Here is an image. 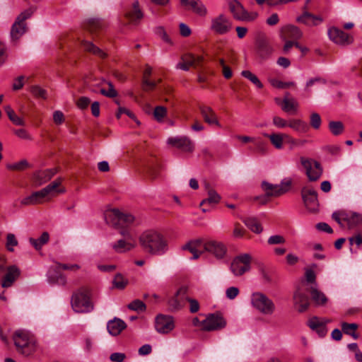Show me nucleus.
<instances>
[{"instance_id": "f257e3e1", "label": "nucleus", "mask_w": 362, "mask_h": 362, "mask_svg": "<svg viewBox=\"0 0 362 362\" xmlns=\"http://www.w3.org/2000/svg\"><path fill=\"white\" fill-rule=\"evenodd\" d=\"M139 241L142 250L151 255H163L169 249L168 240L157 230H148L143 232Z\"/></svg>"}, {"instance_id": "f03ea898", "label": "nucleus", "mask_w": 362, "mask_h": 362, "mask_svg": "<svg viewBox=\"0 0 362 362\" xmlns=\"http://www.w3.org/2000/svg\"><path fill=\"white\" fill-rule=\"evenodd\" d=\"M291 185L292 180L288 177L284 179L279 185H273L263 181L261 187L265 194L253 197L252 202L257 205H265L269 202L270 197H280L288 192Z\"/></svg>"}, {"instance_id": "7ed1b4c3", "label": "nucleus", "mask_w": 362, "mask_h": 362, "mask_svg": "<svg viewBox=\"0 0 362 362\" xmlns=\"http://www.w3.org/2000/svg\"><path fill=\"white\" fill-rule=\"evenodd\" d=\"M13 339L18 352L24 356L32 354L36 349L35 339L24 330H17Z\"/></svg>"}, {"instance_id": "20e7f679", "label": "nucleus", "mask_w": 362, "mask_h": 362, "mask_svg": "<svg viewBox=\"0 0 362 362\" xmlns=\"http://www.w3.org/2000/svg\"><path fill=\"white\" fill-rule=\"evenodd\" d=\"M106 223L115 228H127L134 221V216L129 214H124L117 209L106 210L104 213Z\"/></svg>"}, {"instance_id": "39448f33", "label": "nucleus", "mask_w": 362, "mask_h": 362, "mask_svg": "<svg viewBox=\"0 0 362 362\" xmlns=\"http://www.w3.org/2000/svg\"><path fill=\"white\" fill-rule=\"evenodd\" d=\"M71 304L76 313H88L93 310L88 291L85 288H79L73 293Z\"/></svg>"}, {"instance_id": "423d86ee", "label": "nucleus", "mask_w": 362, "mask_h": 362, "mask_svg": "<svg viewBox=\"0 0 362 362\" xmlns=\"http://www.w3.org/2000/svg\"><path fill=\"white\" fill-rule=\"evenodd\" d=\"M35 8L30 7L22 11L16 18L11 30V37L13 40H18L27 30L25 21L30 18L35 12Z\"/></svg>"}, {"instance_id": "0eeeda50", "label": "nucleus", "mask_w": 362, "mask_h": 362, "mask_svg": "<svg viewBox=\"0 0 362 362\" xmlns=\"http://www.w3.org/2000/svg\"><path fill=\"white\" fill-rule=\"evenodd\" d=\"M251 302L252 306L264 315H272L275 311L274 302L264 293H254Z\"/></svg>"}, {"instance_id": "6e6552de", "label": "nucleus", "mask_w": 362, "mask_h": 362, "mask_svg": "<svg viewBox=\"0 0 362 362\" xmlns=\"http://www.w3.org/2000/svg\"><path fill=\"white\" fill-rule=\"evenodd\" d=\"M120 234L123 238L118 240L112 244V247L117 253H124L128 252L136 246V240L132 231L127 228L120 230Z\"/></svg>"}, {"instance_id": "1a4fd4ad", "label": "nucleus", "mask_w": 362, "mask_h": 362, "mask_svg": "<svg viewBox=\"0 0 362 362\" xmlns=\"http://www.w3.org/2000/svg\"><path fill=\"white\" fill-rule=\"evenodd\" d=\"M203 249L204 252L213 255L218 260L225 259L228 254L227 246L223 242L216 240L205 242L203 245Z\"/></svg>"}, {"instance_id": "9d476101", "label": "nucleus", "mask_w": 362, "mask_h": 362, "mask_svg": "<svg viewBox=\"0 0 362 362\" xmlns=\"http://www.w3.org/2000/svg\"><path fill=\"white\" fill-rule=\"evenodd\" d=\"M226 326V321L220 313L209 314L202 321V329L204 331L219 330Z\"/></svg>"}, {"instance_id": "9b49d317", "label": "nucleus", "mask_w": 362, "mask_h": 362, "mask_svg": "<svg viewBox=\"0 0 362 362\" xmlns=\"http://www.w3.org/2000/svg\"><path fill=\"white\" fill-rule=\"evenodd\" d=\"M300 163L305 170V173L310 181H317L321 177L322 168L319 162L310 158L301 157Z\"/></svg>"}, {"instance_id": "f8f14e48", "label": "nucleus", "mask_w": 362, "mask_h": 362, "mask_svg": "<svg viewBox=\"0 0 362 362\" xmlns=\"http://www.w3.org/2000/svg\"><path fill=\"white\" fill-rule=\"evenodd\" d=\"M301 196L305 206L309 211L316 212L318 211L317 193L315 189L304 187L301 189Z\"/></svg>"}, {"instance_id": "ddd939ff", "label": "nucleus", "mask_w": 362, "mask_h": 362, "mask_svg": "<svg viewBox=\"0 0 362 362\" xmlns=\"http://www.w3.org/2000/svg\"><path fill=\"white\" fill-rule=\"evenodd\" d=\"M230 20L224 14H220L211 21V29L216 33L224 35L232 29Z\"/></svg>"}, {"instance_id": "4468645a", "label": "nucleus", "mask_w": 362, "mask_h": 362, "mask_svg": "<svg viewBox=\"0 0 362 362\" xmlns=\"http://www.w3.org/2000/svg\"><path fill=\"white\" fill-rule=\"evenodd\" d=\"M255 51L257 55L262 59L268 58L273 52V49L264 33H259L256 37Z\"/></svg>"}, {"instance_id": "2eb2a0df", "label": "nucleus", "mask_w": 362, "mask_h": 362, "mask_svg": "<svg viewBox=\"0 0 362 362\" xmlns=\"http://www.w3.org/2000/svg\"><path fill=\"white\" fill-rule=\"evenodd\" d=\"M187 300V288L182 287L168 300L169 308L171 311L181 310Z\"/></svg>"}, {"instance_id": "dca6fc26", "label": "nucleus", "mask_w": 362, "mask_h": 362, "mask_svg": "<svg viewBox=\"0 0 362 362\" xmlns=\"http://www.w3.org/2000/svg\"><path fill=\"white\" fill-rule=\"evenodd\" d=\"M168 144L181 150L183 152L192 153L194 149L193 141L187 136L170 137Z\"/></svg>"}, {"instance_id": "f3484780", "label": "nucleus", "mask_w": 362, "mask_h": 362, "mask_svg": "<svg viewBox=\"0 0 362 362\" xmlns=\"http://www.w3.org/2000/svg\"><path fill=\"white\" fill-rule=\"evenodd\" d=\"M173 317L170 315H158L156 318L155 327L158 332L167 334L174 328Z\"/></svg>"}, {"instance_id": "a211bd4d", "label": "nucleus", "mask_w": 362, "mask_h": 362, "mask_svg": "<svg viewBox=\"0 0 362 362\" xmlns=\"http://www.w3.org/2000/svg\"><path fill=\"white\" fill-rule=\"evenodd\" d=\"M328 35L332 41L339 45H349L353 42V37L343 30L333 27L329 29Z\"/></svg>"}, {"instance_id": "6ab92c4d", "label": "nucleus", "mask_w": 362, "mask_h": 362, "mask_svg": "<svg viewBox=\"0 0 362 362\" xmlns=\"http://www.w3.org/2000/svg\"><path fill=\"white\" fill-rule=\"evenodd\" d=\"M249 264V255L245 254L235 257L231 264L230 270L235 276H240L244 274Z\"/></svg>"}, {"instance_id": "aec40b11", "label": "nucleus", "mask_w": 362, "mask_h": 362, "mask_svg": "<svg viewBox=\"0 0 362 362\" xmlns=\"http://www.w3.org/2000/svg\"><path fill=\"white\" fill-rule=\"evenodd\" d=\"M21 271L16 265L8 267L6 270V274L2 278L1 286L3 288H9L19 277Z\"/></svg>"}, {"instance_id": "412c9836", "label": "nucleus", "mask_w": 362, "mask_h": 362, "mask_svg": "<svg viewBox=\"0 0 362 362\" xmlns=\"http://www.w3.org/2000/svg\"><path fill=\"white\" fill-rule=\"evenodd\" d=\"M202 61V57L200 56L195 57L191 54H185L182 56L181 62L177 64L176 68L188 71L190 66L199 65Z\"/></svg>"}, {"instance_id": "4be33fe9", "label": "nucleus", "mask_w": 362, "mask_h": 362, "mask_svg": "<svg viewBox=\"0 0 362 362\" xmlns=\"http://www.w3.org/2000/svg\"><path fill=\"white\" fill-rule=\"evenodd\" d=\"M204 189L207 192L208 197L202 201L200 203L201 206H204L206 204H216L219 202L221 196L211 187L209 183L206 182L204 184ZM202 211L206 212L209 211V209L203 207Z\"/></svg>"}, {"instance_id": "5701e85b", "label": "nucleus", "mask_w": 362, "mask_h": 362, "mask_svg": "<svg viewBox=\"0 0 362 362\" xmlns=\"http://www.w3.org/2000/svg\"><path fill=\"white\" fill-rule=\"evenodd\" d=\"M293 302L297 310L300 313L305 311L310 305L308 296L300 288H298L293 293Z\"/></svg>"}, {"instance_id": "b1692460", "label": "nucleus", "mask_w": 362, "mask_h": 362, "mask_svg": "<svg viewBox=\"0 0 362 362\" xmlns=\"http://www.w3.org/2000/svg\"><path fill=\"white\" fill-rule=\"evenodd\" d=\"M272 144L277 149H281L284 144H296V141L286 134H272L268 136Z\"/></svg>"}, {"instance_id": "393cba45", "label": "nucleus", "mask_w": 362, "mask_h": 362, "mask_svg": "<svg viewBox=\"0 0 362 362\" xmlns=\"http://www.w3.org/2000/svg\"><path fill=\"white\" fill-rule=\"evenodd\" d=\"M199 110L205 122L209 125H216L217 127L221 126L216 114L211 107L206 105H201L199 106Z\"/></svg>"}, {"instance_id": "a878e982", "label": "nucleus", "mask_w": 362, "mask_h": 362, "mask_svg": "<svg viewBox=\"0 0 362 362\" xmlns=\"http://www.w3.org/2000/svg\"><path fill=\"white\" fill-rule=\"evenodd\" d=\"M204 243L201 240H195L189 241L182 247L183 250H189L192 255V259H198L204 252L203 248Z\"/></svg>"}, {"instance_id": "bb28decb", "label": "nucleus", "mask_w": 362, "mask_h": 362, "mask_svg": "<svg viewBox=\"0 0 362 362\" xmlns=\"http://www.w3.org/2000/svg\"><path fill=\"white\" fill-rule=\"evenodd\" d=\"M47 196L46 191L42 189L40 191L32 193L21 201V204L23 206L35 205L42 202V200Z\"/></svg>"}, {"instance_id": "cd10ccee", "label": "nucleus", "mask_w": 362, "mask_h": 362, "mask_svg": "<svg viewBox=\"0 0 362 362\" xmlns=\"http://www.w3.org/2000/svg\"><path fill=\"white\" fill-rule=\"evenodd\" d=\"M296 21L308 26H316L322 22V18L305 11L301 16L297 18Z\"/></svg>"}, {"instance_id": "c85d7f7f", "label": "nucleus", "mask_w": 362, "mask_h": 362, "mask_svg": "<svg viewBox=\"0 0 362 362\" xmlns=\"http://www.w3.org/2000/svg\"><path fill=\"white\" fill-rule=\"evenodd\" d=\"M56 168L46 169L39 170L35 173L34 180L37 185H41L52 179V177L57 173Z\"/></svg>"}, {"instance_id": "c756f323", "label": "nucleus", "mask_w": 362, "mask_h": 362, "mask_svg": "<svg viewBox=\"0 0 362 362\" xmlns=\"http://www.w3.org/2000/svg\"><path fill=\"white\" fill-rule=\"evenodd\" d=\"M309 327L315 331L320 337H325L327 333L326 322H322L320 318L313 317L308 321Z\"/></svg>"}, {"instance_id": "7c9ffc66", "label": "nucleus", "mask_w": 362, "mask_h": 362, "mask_svg": "<svg viewBox=\"0 0 362 362\" xmlns=\"http://www.w3.org/2000/svg\"><path fill=\"white\" fill-rule=\"evenodd\" d=\"M228 6L235 18L238 20H245L247 18V13L239 1L236 0L230 1Z\"/></svg>"}, {"instance_id": "2f4dec72", "label": "nucleus", "mask_w": 362, "mask_h": 362, "mask_svg": "<svg viewBox=\"0 0 362 362\" xmlns=\"http://www.w3.org/2000/svg\"><path fill=\"white\" fill-rule=\"evenodd\" d=\"M289 93H286L281 102V109L288 113L296 114L298 112L299 104L293 98H288Z\"/></svg>"}, {"instance_id": "473e14b6", "label": "nucleus", "mask_w": 362, "mask_h": 362, "mask_svg": "<svg viewBox=\"0 0 362 362\" xmlns=\"http://www.w3.org/2000/svg\"><path fill=\"white\" fill-rule=\"evenodd\" d=\"M342 220L347 223L349 228H353L362 223V215L356 212L343 211Z\"/></svg>"}, {"instance_id": "72a5a7b5", "label": "nucleus", "mask_w": 362, "mask_h": 362, "mask_svg": "<svg viewBox=\"0 0 362 362\" xmlns=\"http://www.w3.org/2000/svg\"><path fill=\"white\" fill-rule=\"evenodd\" d=\"M126 327L125 322L119 319L115 318L110 320L107 325V329L108 332L112 336H117L121 333V332Z\"/></svg>"}, {"instance_id": "f704fd0d", "label": "nucleus", "mask_w": 362, "mask_h": 362, "mask_svg": "<svg viewBox=\"0 0 362 362\" xmlns=\"http://www.w3.org/2000/svg\"><path fill=\"white\" fill-rule=\"evenodd\" d=\"M281 32L284 38L298 40L303 35L301 30L298 27L292 25H288L284 27L281 29Z\"/></svg>"}, {"instance_id": "c9c22d12", "label": "nucleus", "mask_w": 362, "mask_h": 362, "mask_svg": "<svg viewBox=\"0 0 362 362\" xmlns=\"http://www.w3.org/2000/svg\"><path fill=\"white\" fill-rule=\"evenodd\" d=\"M126 16L134 23H136L138 21L143 18V13L139 7L138 1L133 4L132 9L126 13Z\"/></svg>"}, {"instance_id": "e433bc0d", "label": "nucleus", "mask_w": 362, "mask_h": 362, "mask_svg": "<svg viewBox=\"0 0 362 362\" xmlns=\"http://www.w3.org/2000/svg\"><path fill=\"white\" fill-rule=\"evenodd\" d=\"M288 127L300 133H305L309 129V127L305 122L298 119H290Z\"/></svg>"}, {"instance_id": "4c0bfd02", "label": "nucleus", "mask_w": 362, "mask_h": 362, "mask_svg": "<svg viewBox=\"0 0 362 362\" xmlns=\"http://www.w3.org/2000/svg\"><path fill=\"white\" fill-rule=\"evenodd\" d=\"M310 292L313 301L317 305H324L327 302V298L322 292L318 291L315 287L311 286Z\"/></svg>"}, {"instance_id": "58836bf2", "label": "nucleus", "mask_w": 362, "mask_h": 362, "mask_svg": "<svg viewBox=\"0 0 362 362\" xmlns=\"http://www.w3.org/2000/svg\"><path fill=\"white\" fill-rule=\"evenodd\" d=\"M82 46L86 51L89 52L96 56H98L100 58L106 57V54L102 49L96 47L90 42L83 40L82 42Z\"/></svg>"}, {"instance_id": "ea45409f", "label": "nucleus", "mask_w": 362, "mask_h": 362, "mask_svg": "<svg viewBox=\"0 0 362 362\" xmlns=\"http://www.w3.org/2000/svg\"><path fill=\"white\" fill-rule=\"evenodd\" d=\"M49 240V233L47 232H43L39 238L35 239L30 238L29 242L37 250H40L45 244L48 243Z\"/></svg>"}, {"instance_id": "a19ab883", "label": "nucleus", "mask_w": 362, "mask_h": 362, "mask_svg": "<svg viewBox=\"0 0 362 362\" xmlns=\"http://www.w3.org/2000/svg\"><path fill=\"white\" fill-rule=\"evenodd\" d=\"M358 326L356 323H341L342 332L345 334L351 336L354 339H357L359 337L358 334L356 333V329H358Z\"/></svg>"}, {"instance_id": "79ce46f5", "label": "nucleus", "mask_w": 362, "mask_h": 362, "mask_svg": "<svg viewBox=\"0 0 362 362\" xmlns=\"http://www.w3.org/2000/svg\"><path fill=\"white\" fill-rule=\"evenodd\" d=\"M61 179L58 178L44 187V189L46 191L47 195L54 193H64L65 192L64 188L58 189L59 186L61 185Z\"/></svg>"}, {"instance_id": "37998d69", "label": "nucleus", "mask_w": 362, "mask_h": 362, "mask_svg": "<svg viewBox=\"0 0 362 362\" xmlns=\"http://www.w3.org/2000/svg\"><path fill=\"white\" fill-rule=\"evenodd\" d=\"M103 25L104 23L100 19L90 18L88 20L86 28L90 32L93 33L102 29Z\"/></svg>"}, {"instance_id": "c03bdc74", "label": "nucleus", "mask_w": 362, "mask_h": 362, "mask_svg": "<svg viewBox=\"0 0 362 362\" xmlns=\"http://www.w3.org/2000/svg\"><path fill=\"white\" fill-rule=\"evenodd\" d=\"M55 274H52L49 272L48 274L49 282L51 284H58L60 285H65L66 283V279L65 276L62 274L58 273L57 270L55 271Z\"/></svg>"}, {"instance_id": "a18cd8bd", "label": "nucleus", "mask_w": 362, "mask_h": 362, "mask_svg": "<svg viewBox=\"0 0 362 362\" xmlns=\"http://www.w3.org/2000/svg\"><path fill=\"white\" fill-rule=\"evenodd\" d=\"M30 167V164L25 159H23L19 162H16L14 163H10L6 165L7 169L11 170H17L21 171L25 170L27 168Z\"/></svg>"}, {"instance_id": "49530a36", "label": "nucleus", "mask_w": 362, "mask_h": 362, "mask_svg": "<svg viewBox=\"0 0 362 362\" xmlns=\"http://www.w3.org/2000/svg\"><path fill=\"white\" fill-rule=\"evenodd\" d=\"M329 129L332 134L337 136L343 132L344 128L341 122L331 121L329 123Z\"/></svg>"}, {"instance_id": "de8ad7c7", "label": "nucleus", "mask_w": 362, "mask_h": 362, "mask_svg": "<svg viewBox=\"0 0 362 362\" xmlns=\"http://www.w3.org/2000/svg\"><path fill=\"white\" fill-rule=\"evenodd\" d=\"M127 307L129 309H130L132 310L137 311V312H143V311H145L146 309V306L145 303L139 299L134 300L132 302H131L127 305Z\"/></svg>"}, {"instance_id": "09e8293b", "label": "nucleus", "mask_w": 362, "mask_h": 362, "mask_svg": "<svg viewBox=\"0 0 362 362\" xmlns=\"http://www.w3.org/2000/svg\"><path fill=\"white\" fill-rule=\"evenodd\" d=\"M262 230L263 227L258 218L256 217L250 218V231L259 234Z\"/></svg>"}, {"instance_id": "8fccbe9b", "label": "nucleus", "mask_w": 362, "mask_h": 362, "mask_svg": "<svg viewBox=\"0 0 362 362\" xmlns=\"http://www.w3.org/2000/svg\"><path fill=\"white\" fill-rule=\"evenodd\" d=\"M167 110L163 106H157L153 111V116L158 122H160L166 116Z\"/></svg>"}, {"instance_id": "3c124183", "label": "nucleus", "mask_w": 362, "mask_h": 362, "mask_svg": "<svg viewBox=\"0 0 362 362\" xmlns=\"http://www.w3.org/2000/svg\"><path fill=\"white\" fill-rule=\"evenodd\" d=\"M192 9L200 16H204L207 13V10L205 6L198 0L193 5Z\"/></svg>"}, {"instance_id": "603ef678", "label": "nucleus", "mask_w": 362, "mask_h": 362, "mask_svg": "<svg viewBox=\"0 0 362 362\" xmlns=\"http://www.w3.org/2000/svg\"><path fill=\"white\" fill-rule=\"evenodd\" d=\"M115 286L123 289L127 284V280L120 274H117L113 281Z\"/></svg>"}, {"instance_id": "864d4df0", "label": "nucleus", "mask_w": 362, "mask_h": 362, "mask_svg": "<svg viewBox=\"0 0 362 362\" xmlns=\"http://www.w3.org/2000/svg\"><path fill=\"white\" fill-rule=\"evenodd\" d=\"M108 86H109V88L108 90H105V88H100V93L106 96V97H108V98H115L117 95V93L116 91V90L114 88V86L112 84V83L110 82H107Z\"/></svg>"}, {"instance_id": "5fc2aeb1", "label": "nucleus", "mask_w": 362, "mask_h": 362, "mask_svg": "<svg viewBox=\"0 0 362 362\" xmlns=\"http://www.w3.org/2000/svg\"><path fill=\"white\" fill-rule=\"evenodd\" d=\"M30 91L32 94L37 98L43 99L47 98V91L38 86H32Z\"/></svg>"}, {"instance_id": "6e6d98bb", "label": "nucleus", "mask_w": 362, "mask_h": 362, "mask_svg": "<svg viewBox=\"0 0 362 362\" xmlns=\"http://www.w3.org/2000/svg\"><path fill=\"white\" fill-rule=\"evenodd\" d=\"M18 245V240L13 233H8L6 236V247L8 250L12 252L13 251V247L16 246Z\"/></svg>"}, {"instance_id": "4d7b16f0", "label": "nucleus", "mask_w": 362, "mask_h": 362, "mask_svg": "<svg viewBox=\"0 0 362 362\" xmlns=\"http://www.w3.org/2000/svg\"><path fill=\"white\" fill-rule=\"evenodd\" d=\"M255 151L259 153L264 154L267 151V144L262 140L254 141Z\"/></svg>"}, {"instance_id": "13d9d810", "label": "nucleus", "mask_w": 362, "mask_h": 362, "mask_svg": "<svg viewBox=\"0 0 362 362\" xmlns=\"http://www.w3.org/2000/svg\"><path fill=\"white\" fill-rule=\"evenodd\" d=\"M246 230L238 223H235L234 229L233 230V236L235 238H241L245 234Z\"/></svg>"}, {"instance_id": "bf43d9fd", "label": "nucleus", "mask_w": 362, "mask_h": 362, "mask_svg": "<svg viewBox=\"0 0 362 362\" xmlns=\"http://www.w3.org/2000/svg\"><path fill=\"white\" fill-rule=\"evenodd\" d=\"M286 242L285 238L280 235H272L269 238L267 243L269 245L283 244Z\"/></svg>"}, {"instance_id": "052dcab7", "label": "nucleus", "mask_w": 362, "mask_h": 362, "mask_svg": "<svg viewBox=\"0 0 362 362\" xmlns=\"http://www.w3.org/2000/svg\"><path fill=\"white\" fill-rule=\"evenodd\" d=\"M321 124V117L317 113H313L310 115V125L314 129H319Z\"/></svg>"}, {"instance_id": "680f3d73", "label": "nucleus", "mask_w": 362, "mask_h": 362, "mask_svg": "<svg viewBox=\"0 0 362 362\" xmlns=\"http://www.w3.org/2000/svg\"><path fill=\"white\" fill-rule=\"evenodd\" d=\"M60 269H62L64 270L76 271L80 269V266L76 264H69L57 263L56 269L59 270Z\"/></svg>"}, {"instance_id": "e2e57ef3", "label": "nucleus", "mask_w": 362, "mask_h": 362, "mask_svg": "<svg viewBox=\"0 0 362 362\" xmlns=\"http://www.w3.org/2000/svg\"><path fill=\"white\" fill-rule=\"evenodd\" d=\"M156 83L153 81H151L148 78H143L141 88L144 91H149L155 88Z\"/></svg>"}, {"instance_id": "0e129e2a", "label": "nucleus", "mask_w": 362, "mask_h": 362, "mask_svg": "<svg viewBox=\"0 0 362 362\" xmlns=\"http://www.w3.org/2000/svg\"><path fill=\"white\" fill-rule=\"evenodd\" d=\"M15 134L20 139L32 141V136L24 129H19L14 132Z\"/></svg>"}, {"instance_id": "69168bd1", "label": "nucleus", "mask_w": 362, "mask_h": 362, "mask_svg": "<svg viewBox=\"0 0 362 362\" xmlns=\"http://www.w3.org/2000/svg\"><path fill=\"white\" fill-rule=\"evenodd\" d=\"M6 46L2 42H0V66H2L7 59Z\"/></svg>"}, {"instance_id": "338daca9", "label": "nucleus", "mask_w": 362, "mask_h": 362, "mask_svg": "<svg viewBox=\"0 0 362 362\" xmlns=\"http://www.w3.org/2000/svg\"><path fill=\"white\" fill-rule=\"evenodd\" d=\"M9 119L16 125L18 126H24L25 125V121L23 118L18 117L15 112H13L11 114H9L8 116Z\"/></svg>"}, {"instance_id": "774afa93", "label": "nucleus", "mask_w": 362, "mask_h": 362, "mask_svg": "<svg viewBox=\"0 0 362 362\" xmlns=\"http://www.w3.org/2000/svg\"><path fill=\"white\" fill-rule=\"evenodd\" d=\"M90 103V100L87 97H81L76 102V105L78 108L84 110L88 107Z\"/></svg>"}]
</instances>
